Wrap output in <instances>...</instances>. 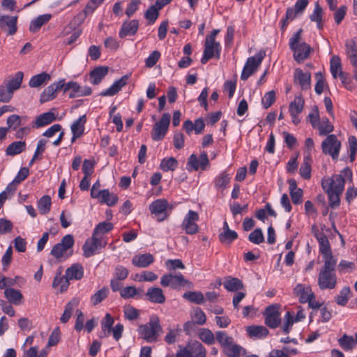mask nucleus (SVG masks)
Here are the masks:
<instances>
[{
  "label": "nucleus",
  "mask_w": 357,
  "mask_h": 357,
  "mask_svg": "<svg viewBox=\"0 0 357 357\" xmlns=\"http://www.w3.org/2000/svg\"><path fill=\"white\" fill-rule=\"evenodd\" d=\"M52 18L51 14H43L33 19L30 24L29 30L31 32L38 31L45 24Z\"/></svg>",
  "instance_id": "obj_38"
},
{
  "label": "nucleus",
  "mask_w": 357,
  "mask_h": 357,
  "mask_svg": "<svg viewBox=\"0 0 357 357\" xmlns=\"http://www.w3.org/2000/svg\"><path fill=\"white\" fill-rule=\"evenodd\" d=\"M178 167V161L173 157L164 158L160 165V169L164 172L174 171Z\"/></svg>",
  "instance_id": "obj_52"
},
{
  "label": "nucleus",
  "mask_w": 357,
  "mask_h": 357,
  "mask_svg": "<svg viewBox=\"0 0 357 357\" xmlns=\"http://www.w3.org/2000/svg\"><path fill=\"white\" fill-rule=\"evenodd\" d=\"M130 77L129 75H126L123 76L119 79L116 80L113 83V84L109 87L107 89L102 91L100 95L101 96H113L119 92L121 89L126 85L127 82Z\"/></svg>",
  "instance_id": "obj_22"
},
{
  "label": "nucleus",
  "mask_w": 357,
  "mask_h": 357,
  "mask_svg": "<svg viewBox=\"0 0 357 357\" xmlns=\"http://www.w3.org/2000/svg\"><path fill=\"white\" fill-rule=\"evenodd\" d=\"M188 282H189L183 278L181 273L176 275L172 273L165 274L160 279V284L162 287H170L172 289L185 287Z\"/></svg>",
  "instance_id": "obj_12"
},
{
  "label": "nucleus",
  "mask_w": 357,
  "mask_h": 357,
  "mask_svg": "<svg viewBox=\"0 0 357 357\" xmlns=\"http://www.w3.org/2000/svg\"><path fill=\"white\" fill-rule=\"evenodd\" d=\"M114 225L111 222H102L95 227L93 235L98 238H103L102 236L112 230Z\"/></svg>",
  "instance_id": "obj_42"
},
{
  "label": "nucleus",
  "mask_w": 357,
  "mask_h": 357,
  "mask_svg": "<svg viewBox=\"0 0 357 357\" xmlns=\"http://www.w3.org/2000/svg\"><path fill=\"white\" fill-rule=\"evenodd\" d=\"M280 305L275 304L268 306L264 312L265 324L271 328H276L280 324Z\"/></svg>",
  "instance_id": "obj_11"
},
{
  "label": "nucleus",
  "mask_w": 357,
  "mask_h": 357,
  "mask_svg": "<svg viewBox=\"0 0 357 357\" xmlns=\"http://www.w3.org/2000/svg\"><path fill=\"white\" fill-rule=\"evenodd\" d=\"M26 142L22 141L13 142L6 149L7 155L14 156L21 153L26 149Z\"/></svg>",
  "instance_id": "obj_39"
},
{
  "label": "nucleus",
  "mask_w": 357,
  "mask_h": 357,
  "mask_svg": "<svg viewBox=\"0 0 357 357\" xmlns=\"http://www.w3.org/2000/svg\"><path fill=\"white\" fill-rule=\"evenodd\" d=\"M69 280L65 274L63 276H56L54 278L53 281V287H59L60 291H66L69 286Z\"/></svg>",
  "instance_id": "obj_59"
},
{
  "label": "nucleus",
  "mask_w": 357,
  "mask_h": 357,
  "mask_svg": "<svg viewBox=\"0 0 357 357\" xmlns=\"http://www.w3.org/2000/svg\"><path fill=\"white\" fill-rule=\"evenodd\" d=\"M52 204L51 198L48 195L43 196L38 201V208L40 213L42 214H46L50 212V206Z\"/></svg>",
  "instance_id": "obj_54"
},
{
  "label": "nucleus",
  "mask_w": 357,
  "mask_h": 357,
  "mask_svg": "<svg viewBox=\"0 0 357 357\" xmlns=\"http://www.w3.org/2000/svg\"><path fill=\"white\" fill-rule=\"evenodd\" d=\"M24 77V73L18 71L13 76L9 77L3 81V84L12 92L18 90L22 84Z\"/></svg>",
  "instance_id": "obj_23"
},
{
  "label": "nucleus",
  "mask_w": 357,
  "mask_h": 357,
  "mask_svg": "<svg viewBox=\"0 0 357 357\" xmlns=\"http://www.w3.org/2000/svg\"><path fill=\"white\" fill-rule=\"evenodd\" d=\"M79 305V300L77 298L72 299L65 307L64 312L60 319L62 323H66L71 317L72 312Z\"/></svg>",
  "instance_id": "obj_44"
},
{
  "label": "nucleus",
  "mask_w": 357,
  "mask_h": 357,
  "mask_svg": "<svg viewBox=\"0 0 357 357\" xmlns=\"http://www.w3.org/2000/svg\"><path fill=\"white\" fill-rule=\"evenodd\" d=\"M345 52L352 66H357V43L354 39L345 41Z\"/></svg>",
  "instance_id": "obj_24"
},
{
  "label": "nucleus",
  "mask_w": 357,
  "mask_h": 357,
  "mask_svg": "<svg viewBox=\"0 0 357 357\" xmlns=\"http://www.w3.org/2000/svg\"><path fill=\"white\" fill-rule=\"evenodd\" d=\"M199 220V215L197 212L190 210L185 216L181 227L188 234H195L198 231L197 221Z\"/></svg>",
  "instance_id": "obj_16"
},
{
  "label": "nucleus",
  "mask_w": 357,
  "mask_h": 357,
  "mask_svg": "<svg viewBox=\"0 0 357 357\" xmlns=\"http://www.w3.org/2000/svg\"><path fill=\"white\" fill-rule=\"evenodd\" d=\"M344 177L351 180L352 172L349 168H344L340 174H334L331 177H324L321 179V187L324 191L342 193L344 189Z\"/></svg>",
  "instance_id": "obj_1"
},
{
  "label": "nucleus",
  "mask_w": 357,
  "mask_h": 357,
  "mask_svg": "<svg viewBox=\"0 0 357 357\" xmlns=\"http://www.w3.org/2000/svg\"><path fill=\"white\" fill-rule=\"evenodd\" d=\"M222 351L227 357H240L245 354V349L241 346L234 343V340L222 349Z\"/></svg>",
  "instance_id": "obj_29"
},
{
  "label": "nucleus",
  "mask_w": 357,
  "mask_h": 357,
  "mask_svg": "<svg viewBox=\"0 0 357 357\" xmlns=\"http://www.w3.org/2000/svg\"><path fill=\"white\" fill-rule=\"evenodd\" d=\"M341 142L337 139L336 135H329L321 143L322 152L337 160L339 156Z\"/></svg>",
  "instance_id": "obj_7"
},
{
  "label": "nucleus",
  "mask_w": 357,
  "mask_h": 357,
  "mask_svg": "<svg viewBox=\"0 0 357 357\" xmlns=\"http://www.w3.org/2000/svg\"><path fill=\"white\" fill-rule=\"evenodd\" d=\"M209 165L208 155L205 151L202 152L199 158L195 154H192L187 164L188 169L194 171H197L199 169L205 170Z\"/></svg>",
  "instance_id": "obj_13"
},
{
  "label": "nucleus",
  "mask_w": 357,
  "mask_h": 357,
  "mask_svg": "<svg viewBox=\"0 0 357 357\" xmlns=\"http://www.w3.org/2000/svg\"><path fill=\"white\" fill-rule=\"evenodd\" d=\"M330 64L331 73L334 78H337L340 71H342L340 58L336 55L333 56L331 59Z\"/></svg>",
  "instance_id": "obj_53"
},
{
  "label": "nucleus",
  "mask_w": 357,
  "mask_h": 357,
  "mask_svg": "<svg viewBox=\"0 0 357 357\" xmlns=\"http://www.w3.org/2000/svg\"><path fill=\"white\" fill-rule=\"evenodd\" d=\"M74 238L71 234H67L63 236L60 243H56L53 246L51 250V255L56 259L61 258L66 259L73 255V251H68L73 248L74 245Z\"/></svg>",
  "instance_id": "obj_4"
},
{
  "label": "nucleus",
  "mask_w": 357,
  "mask_h": 357,
  "mask_svg": "<svg viewBox=\"0 0 357 357\" xmlns=\"http://www.w3.org/2000/svg\"><path fill=\"white\" fill-rule=\"evenodd\" d=\"M63 89L64 93L71 90V92L69 94V97L70 98L80 97L79 93H81V86L75 82H69L67 84L64 83Z\"/></svg>",
  "instance_id": "obj_51"
},
{
  "label": "nucleus",
  "mask_w": 357,
  "mask_h": 357,
  "mask_svg": "<svg viewBox=\"0 0 357 357\" xmlns=\"http://www.w3.org/2000/svg\"><path fill=\"white\" fill-rule=\"evenodd\" d=\"M311 164L312 159L310 156H305L303 162L299 169L300 174L304 179H309L311 177Z\"/></svg>",
  "instance_id": "obj_47"
},
{
  "label": "nucleus",
  "mask_w": 357,
  "mask_h": 357,
  "mask_svg": "<svg viewBox=\"0 0 357 357\" xmlns=\"http://www.w3.org/2000/svg\"><path fill=\"white\" fill-rule=\"evenodd\" d=\"M183 297L191 303L202 304L204 303V296L201 291H187Z\"/></svg>",
  "instance_id": "obj_49"
},
{
  "label": "nucleus",
  "mask_w": 357,
  "mask_h": 357,
  "mask_svg": "<svg viewBox=\"0 0 357 357\" xmlns=\"http://www.w3.org/2000/svg\"><path fill=\"white\" fill-rule=\"evenodd\" d=\"M3 294L8 302L16 305H20L23 298L20 291L13 288H6Z\"/></svg>",
  "instance_id": "obj_37"
},
{
  "label": "nucleus",
  "mask_w": 357,
  "mask_h": 357,
  "mask_svg": "<svg viewBox=\"0 0 357 357\" xmlns=\"http://www.w3.org/2000/svg\"><path fill=\"white\" fill-rule=\"evenodd\" d=\"M107 288H102L96 292L91 298V302L93 305H96L102 301L108 295Z\"/></svg>",
  "instance_id": "obj_62"
},
{
  "label": "nucleus",
  "mask_w": 357,
  "mask_h": 357,
  "mask_svg": "<svg viewBox=\"0 0 357 357\" xmlns=\"http://www.w3.org/2000/svg\"><path fill=\"white\" fill-rule=\"evenodd\" d=\"M206 350L198 341L188 342L185 346H179L176 357H206Z\"/></svg>",
  "instance_id": "obj_5"
},
{
  "label": "nucleus",
  "mask_w": 357,
  "mask_h": 357,
  "mask_svg": "<svg viewBox=\"0 0 357 357\" xmlns=\"http://www.w3.org/2000/svg\"><path fill=\"white\" fill-rule=\"evenodd\" d=\"M64 86V79L52 83L47 86L40 94V101L41 103L48 102L56 98L58 91Z\"/></svg>",
  "instance_id": "obj_18"
},
{
  "label": "nucleus",
  "mask_w": 357,
  "mask_h": 357,
  "mask_svg": "<svg viewBox=\"0 0 357 357\" xmlns=\"http://www.w3.org/2000/svg\"><path fill=\"white\" fill-rule=\"evenodd\" d=\"M221 45L218 42L205 40L204 54L201 59L202 63H206L208 60L215 57L220 59Z\"/></svg>",
  "instance_id": "obj_14"
},
{
  "label": "nucleus",
  "mask_w": 357,
  "mask_h": 357,
  "mask_svg": "<svg viewBox=\"0 0 357 357\" xmlns=\"http://www.w3.org/2000/svg\"><path fill=\"white\" fill-rule=\"evenodd\" d=\"M304 100L301 95L295 96L294 100L290 102L289 107V112L292 119V122L297 125L300 123L301 119L298 116L304 107Z\"/></svg>",
  "instance_id": "obj_17"
},
{
  "label": "nucleus",
  "mask_w": 357,
  "mask_h": 357,
  "mask_svg": "<svg viewBox=\"0 0 357 357\" xmlns=\"http://www.w3.org/2000/svg\"><path fill=\"white\" fill-rule=\"evenodd\" d=\"M159 10L160 9L155 5L149 7L144 14L146 19L149 20L150 23H154L159 16Z\"/></svg>",
  "instance_id": "obj_64"
},
{
  "label": "nucleus",
  "mask_w": 357,
  "mask_h": 357,
  "mask_svg": "<svg viewBox=\"0 0 357 357\" xmlns=\"http://www.w3.org/2000/svg\"><path fill=\"white\" fill-rule=\"evenodd\" d=\"M350 293H351V290H350L349 287H344L341 290L340 294L337 296H335V302L340 305H342V306L345 305L347 303L348 300L350 297Z\"/></svg>",
  "instance_id": "obj_57"
},
{
  "label": "nucleus",
  "mask_w": 357,
  "mask_h": 357,
  "mask_svg": "<svg viewBox=\"0 0 357 357\" xmlns=\"http://www.w3.org/2000/svg\"><path fill=\"white\" fill-rule=\"evenodd\" d=\"M65 274L68 279L70 280H79L84 276V268L82 264L76 263L68 268Z\"/></svg>",
  "instance_id": "obj_28"
},
{
  "label": "nucleus",
  "mask_w": 357,
  "mask_h": 357,
  "mask_svg": "<svg viewBox=\"0 0 357 357\" xmlns=\"http://www.w3.org/2000/svg\"><path fill=\"white\" fill-rule=\"evenodd\" d=\"M162 332V327L158 316L153 315L146 324H142L138 328V333L141 337L147 342H155Z\"/></svg>",
  "instance_id": "obj_2"
},
{
  "label": "nucleus",
  "mask_w": 357,
  "mask_h": 357,
  "mask_svg": "<svg viewBox=\"0 0 357 357\" xmlns=\"http://www.w3.org/2000/svg\"><path fill=\"white\" fill-rule=\"evenodd\" d=\"M107 242L103 238H98L92 234L91 238L87 239L83 245V254L85 257L93 256L99 249L104 248Z\"/></svg>",
  "instance_id": "obj_9"
},
{
  "label": "nucleus",
  "mask_w": 357,
  "mask_h": 357,
  "mask_svg": "<svg viewBox=\"0 0 357 357\" xmlns=\"http://www.w3.org/2000/svg\"><path fill=\"white\" fill-rule=\"evenodd\" d=\"M250 337H264L268 334V330L263 326H252L247 328Z\"/></svg>",
  "instance_id": "obj_48"
},
{
  "label": "nucleus",
  "mask_w": 357,
  "mask_h": 357,
  "mask_svg": "<svg viewBox=\"0 0 357 357\" xmlns=\"http://www.w3.org/2000/svg\"><path fill=\"white\" fill-rule=\"evenodd\" d=\"M148 299L153 303L162 304L165 302V296L162 289L159 287H151L146 294Z\"/></svg>",
  "instance_id": "obj_25"
},
{
  "label": "nucleus",
  "mask_w": 357,
  "mask_h": 357,
  "mask_svg": "<svg viewBox=\"0 0 357 357\" xmlns=\"http://www.w3.org/2000/svg\"><path fill=\"white\" fill-rule=\"evenodd\" d=\"M265 56L266 52L261 50L255 56L249 57L243 69L241 79L244 81L248 79L257 70Z\"/></svg>",
  "instance_id": "obj_6"
},
{
  "label": "nucleus",
  "mask_w": 357,
  "mask_h": 357,
  "mask_svg": "<svg viewBox=\"0 0 357 357\" xmlns=\"http://www.w3.org/2000/svg\"><path fill=\"white\" fill-rule=\"evenodd\" d=\"M198 337L203 342L208 345L213 344L215 340V335L208 328H201Z\"/></svg>",
  "instance_id": "obj_50"
},
{
  "label": "nucleus",
  "mask_w": 357,
  "mask_h": 357,
  "mask_svg": "<svg viewBox=\"0 0 357 357\" xmlns=\"http://www.w3.org/2000/svg\"><path fill=\"white\" fill-rule=\"evenodd\" d=\"M291 50L294 51V59L297 62L301 63L309 56L311 48L309 45L303 42L299 45L291 47Z\"/></svg>",
  "instance_id": "obj_21"
},
{
  "label": "nucleus",
  "mask_w": 357,
  "mask_h": 357,
  "mask_svg": "<svg viewBox=\"0 0 357 357\" xmlns=\"http://www.w3.org/2000/svg\"><path fill=\"white\" fill-rule=\"evenodd\" d=\"M86 121V115H82L77 119L70 127L73 135L82 136L84 131V125Z\"/></svg>",
  "instance_id": "obj_43"
},
{
  "label": "nucleus",
  "mask_w": 357,
  "mask_h": 357,
  "mask_svg": "<svg viewBox=\"0 0 357 357\" xmlns=\"http://www.w3.org/2000/svg\"><path fill=\"white\" fill-rule=\"evenodd\" d=\"M50 79V75L45 72H43L33 76L29 82V86L31 88H38L47 84Z\"/></svg>",
  "instance_id": "obj_35"
},
{
  "label": "nucleus",
  "mask_w": 357,
  "mask_h": 357,
  "mask_svg": "<svg viewBox=\"0 0 357 357\" xmlns=\"http://www.w3.org/2000/svg\"><path fill=\"white\" fill-rule=\"evenodd\" d=\"M224 287L228 291L236 292L238 290H241L243 288V284L241 280L236 278H233L231 276L227 277L225 278L223 282Z\"/></svg>",
  "instance_id": "obj_36"
},
{
  "label": "nucleus",
  "mask_w": 357,
  "mask_h": 357,
  "mask_svg": "<svg viewBox=\"0 0 357 357\" xmlns=\"http://www.w3.org/2000/svg\"><path fill=\"white\" fill-rule=\"evenodd\" d=\"M218 238L222 243L229 245L238 238V234L235 231L231 229L230 231L220 233Z\"/></svg>",
  "instance_id": "obj_55"
},
{
  "label": "nucleus",
  "mask_w": 357,
  "mask_h": 357,
  "mask_svg": "<svg viewBox=\"0 0 357 357\" xmlns=\"http://www.w3.org/2000/svg\"><path fill=\"white\" fill-rule=\"evenodd\" d=\"M17 16L3 15L0 17V28L12 36L17 31Z\"/></svg>",
  "instance_id": "obj_20"
},
{
  "label": "nucleus",
  "mask_w": 357,
  "mask_h": 357,
  "mask_svg": "<svg viewBox=\"0 0 357 357\" xmlns=\"http://www.w3.org/2000/svg\"><path fill=\"white\" fill-rule=\"evenodd\" d=\"M123 314L125 319L134 321L139 318V311L132 305H125L123 307Z\"/></svg>",
  "instance_id": "obj_56"
},
{
  "label": "nucleus",
  "mask_w": 357,
  "mask_h": 357,
  "mask_svg": "<svg viewBox=\"0 0 357 357\" xmlns=\"http://www.w3.org/2000/svg\"><path fill=\"white\" fill-rule=\"evenodd\" d=\"M319 245V251L323 256L324 263H337V259L335 258L331 250L329 241L324 234H315Z\"/></svg>",
  "instance_id": "obj_10"
},
{
  "label": "nucleus",
  "mask_w": 357,
  "mask_h": 357,
  "mask_svg": "<svg viewBox=\"0 0 357 357\" xmlns=\"http://www.w3.org/2000/svg\"><path fill=\"white\" fill-rule=\"evenodd\" d=\"M317 129L319 130V134L321 136L327 135L330 132H331L334 127L332 123L329 121L328 119L326 117L322 118L321 120L319 122V126H316Z\"/></svg>",
  "instance_id": "obj_45"
},
{
  "label": "nucleus",
  "mask_w": 357,
  "mask_h": 357,
  "mask_svg": "<svg viewBox=\"0 0 357 357\" xmlns=\"http://www.w3.org/2000/svg\"><path fill=\"white\" fill-rule=\"evenodd\" d=\"M139 23L137 20H133L128 22H124L119 31L120 38H123L127 36H133L138 29Z\"/></svg>",
  "instance_id": "obj_31"
},
{
  "label": "nucleus",
  "mask_w": 357,
  "mask_h": 357,
  "mask_svg": "<svg viewBox=\"0 0 357 357\" xmlns=\"http://www.w3.org/2000/svg\"><path fill=\"white\" fill-rule=\"evenodd\" d=\"M100 202L104 203L109 206H114L118 202V197L116 195L110 192L108 189L101 190Z\"/></svg>",
  "instance_id": "obj_40"
},
{
  "label": "nucleus",
  "mask_w": 357,
  "mask_h": 357,
  "mask_svg": "<svg viewBox=\"0 0 357 357\" xmlns=\"http://www.w3.org/2000/svg\"><path fill=\"white\" fill-rule=\"evenodd\" d=\"M338 342L341 347L345 351H351L355 346V341L351 336L344 335L338 340Z\"/></svg>",
  "instance_id": "obj_60"
},
{
  "label": "nucleus",
  "mask_w": 357,
  "mask_h": 357,
  "mask_svg": "<svg viewBox=\"0 0 357 357\" xmlns=\"http://www.w3.org/2000/svg\"><path fill=\"white\" fill-rule=\"evenodd\" d=\"M294 83L298 84L303 91L310 89L311 87L310 73H304L301 69L296 68L294 74Z\"/></svg>",
  "instance_id": "obj_19"
},
{
  "label": "nucleus",
  "mask_w": 357,
  "mask_h": 357,
  "mask_svg": "<svg viewBox=\"0 0 357 357\" xmlns=\"http://www.w3.org/2000/svg\"><path fill=\"white\" fill-rule=\"evenodd\" d=\"M28 176L29 169L26 167L21 168L13 181L7 185L6 189L13 195L17 189V185L25 180Z\"/></svg>",
  "instance_id": "obj_26"
},
{
  "label": "nucleus",
  "mask_w": 357,
  "mask_h": 357,
  "mask_svg": "<svg viewBox=\"0 0 357 357\" xmlns=\"http://www.w3.org/2000/svg\"><path fill=\"white\" fill-rule=\"evenodd\" d=\"M154 261L153 256L150 253L135 255L132 259V264L137 267L145 268Z\"/></svg>",
  "instance_id": "obj_30"
},
{
  "label": "nucleus",
  "mask_w": 357,
  "mask_h": 357,
  "mask_svg": "<svg viewBox=\"0 0 357 357\" xmlns=\"http://www.w3.org/2000/svg\"><path fill=\"white\" fill-rule=\"evenodd\" d=\"M248 239L250 242L257 245L264 242V237L261 229L259 228L255 229L249 234Z\"/></svg>",
  "instance_id": "obj_63"
},
{
  "label": "nucleus",
  "mask_w": 357,
  "mask_h": 357,
  "mask_svg": "<svg viewBox=\"0 0 357 357\" xmlns=\"http://www.w3.org/2000/svg\"><path fill=\"white\" fill-rule=\"evenodd\" d=\"M107 73L108 68L106 66H100L94 68L90 73V82L95 85L100 84Z\"/></svg>",
  "instance_id": "obj_34"
},
{
  "label": "nucleus",
  "mask_w": 357,
  "mask_h": 357,
  "mask_svg": "<svg viewBox=\"0 0 357 357\" xmlns=\"http://www.w3.org/2000/svg\"><path fill=\"white\" fill-rule=\"evenodd\" d=\"M28 121V117L26 116H19L17 114H12L7 119V125L9 130H16L20 126L24 125Z\"/></svg>",
  "instance_id": "obj_33"
},
{
  "label": "nucleus",
  "mask_w": 357,
  "mask_h": 357,
  "mask_svg": "<svg viewBox=\"0 0 357 357\" xmlns=\"http://www.w3.org/2000/svg\"><path fill=\"white\" fill-rule=\"evenodd\" d=\"M337 263H324L320 270L318 285L321 289H334L337 283L335 267Z\"/></svg>",
  "instance_id": "obj_3"
},
{
  "label": "nucleus",
  "mask_w": 357,
  "mask_h": 357,
  "mask_svg": "<svg viewBox=\"0 0 357 357\" xmlns=\"http://www.w3.org/2000/svg\"><path fill=\"white\" fill-rule=\"evenodd\" d=\"M170 123V115L168 113L162 114L160 120L156 122L151 132V137L154 141L162 139L169 128Z\"/></svg>",
  "instance_id": "obj_8"
},
{
  "label": "nucleus",
  "mask_w": 357,
  "mask_h": 357,
  "mask_svg": "<svg viewBox=\"0 0 357 357\" xmlns=\"http://www.w3.org/2000/svg\"><path fill=\"white\" fill-rule=\"evenodd\" d=\"M230 175L227 172H222L215 179V187L218 190L223 191L227 188L228 183L230 182Z\"/></svg>",
  "instance_id": "obj_46"
},
{
  "label": "nucleus",
  "mask_w": 357,
  "mask_h": 357,
  "mask_svg": "<svg viewBox=\"0 0 357 357\" xmlns=\"http://www.w3.org/2000/svg\"><path fill=\"white\" fill-rule=\"evenodd\" d=\"M215 339L221 345L222 349L234 340L231 337L229 336L225 332L221 331L215 333Z\"/></svg>",
  "instance_id": "obj_61"
},
{
  "label": "nucleus",
  "mask_w": 357,
  "mask_h": 357,
  "mask_svg": "<svg viewBox=\"0 0 357 357\" xmlns=\"http://www.w3.org/2000/svg\"><path fill=\"white\" fill-rule=\"evenodd\" d=\"M169 206V203L165 199H158L153 202L149 206V210L151 213L157 217L159 222L165 220L168 215L167 213V209Z\"/></svg>",
  "instance_id": "obj_15"
},
{
  "label": "nucleus",
  "mask_w": 357,
  "mask_h": 357,
  "mask_svg": "<svg viewBox=\"0 0 357 357\" xmlns=\"http://www.w3.org/2000/svg\"><path fill=\"white\" fill-rule=\"evenodd\" d=\"M294 294L299 296L301 303H307L310 299H312L314 295L310 287H305L302 284H298L294 289Z\"/></svg>",
  "instance_id": "obj_32"
},
{
  "label": "nucleus",
  "mask_w": 357,
  "mask_h": 357,
  "mask_svg": "<svg viewBox=\"0 0 357 357\" xmlns=\"http://www.w3.org/2000/svg\"><path fill=\"white\" fill-rule=\"evenodd\" d=\"M322 8L320 7L318 3H315L314 9L313 13L310 15V19L312 22H315L317 24L319 29L322 28L321 20H322Z\"/></svg>",
  "instance_id": "obj_58"
},
{
  "label": "nucleus",
  "mask_w": 357,
  "mask_h": 357,
  "mask_svg": "<svg viewBox=\"0 0 357 357\" xmlns=\"http://www.w3.org/2000/svg\"><path fill=\"white\" fill-rule=\"evenodd\" d=\"M56 114L52 111L43 113L36 117L33 122V127L38 128L47 126L56 120Z\"/></svg>",
  "instance_id": "obj_27"
},
{
  "label": "nucleus",
  "mask_w": 357,
  "mask_h": 357,
  "mask_svg": "<svg viewBox=\"0 0 357 357\" xmlns=\"http://www.w3.org/2000/svg\"><path fill=\"white\" fill-rule=\"evenodd\" d=\"M114 320L110 314L107 313L101 321L102 334L100 337H108L111 333Z\"/></svg>",
  "instance_id": "obj_41"
}]
</instances>
